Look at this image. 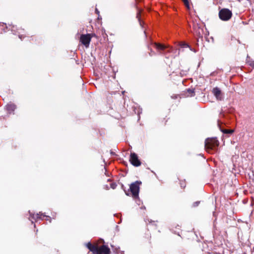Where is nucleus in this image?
<instances>
[{"label": "nucleus", "instance_id": "f03ea898", "mask_svg": "<svg viewBox=\"0 0 254 254\" xmlns=\"http://www.w3.org/2000/svg\"><path fill=\"white\" fill-rule=\"evenodd\" d=\"M219 145V141L215 138H207L205 140V148L207 152L212 153Z\"/></svg>", "mask_w": 254, "mask_h": 254}, {"label": "nucleus", "instance_id": "9b49d317", "mask_svg": "<svg viewBox=\"0 0 254 254\" xmlns=\"http://www.w3.org/2000/svg\"><path fill=\"white\" fill-rule=\"evenodd\" d=\"M184 2L185 5L188 10L190 9V4L189 0H182Z\"/></svg>", "mask_w": 254, "mask_h": 254}, {"label": "nucleus", "instance_id": "f8f14e48", "mask_svg": "<svg viewBox=\"0 0 254 254\" xmlns=\"http://www.w3.org/2000/svg\"><path fill=\"white\" fill-rule=\"evenodd\" d=\"M221 131L224 133H232L233 132H234V130L233 129H222Z\"/></svg>", "mask_w": 254, "mask_h": 254}, {"label": "nucleus", "instance_id": "39448f33", "mask_svg": "<svg viewBox=\"0 0 254 254\" xmlns=\"http://www.w3.org/2000/svg\"><path fill=\"white\" fill-rule=\"evenodd\" d=\"M232 12L228 9L224 8L221 9L219 13L220 18L224 21L229 20L232 17Z\"/></svg>", "mask_w": 254, "mask_h": 254}, {"label": "nucleus", "instance_id": "20e7f679", "mask_svg": "<svg viewBox=\"0 0 254 254\" xmlns=\"http://www.w3.org/2000/svg\"><path fill=\"white\" fill-rule=\"evenodd\" d=\"M140 183L136 181L132 183L130 186V191L132 196L134 198H137L138 196V192L139 190Z\"/></svg>", "mask_w": 254, "mask_h": 254}, {"label": "nucleus", "instance_id": "1a4fd4ad", "mask_svg": "<svg viewBox=\"0 0 254 254\" xmlns=\"http://www.w3.org/2000/svg\"><path fill=\"white\" fill-rule=\"evenodd\" d=\"M16 108V106L13 104H8L6 106V109L9 113H11L14 111Z\"/></svg>", "mask_w": 254, "mask_h": 254}, {"label": "nucleus", "instance_id": "f3484780", "mask_svg": "<svg viewBox=\"0 0 254 254\" xmlns=\"http://www.w3.org/2000/svg\"><path fill=\"white\" fill-rule=\"evenodd\" d=\"M195 205H198V203H197V202H196V203H195Z\"/></svg>", "mask_w": 254, "mask_h": 254}, {"label": "nucleus", "instance_id": "423d86ee", "mask_svg": "<svg viewBox=\"0 0 254 254\" xmlns=\"http://www.w3.org/2000/svg\"><path fill=\"white\" fill-rule=\"evenodd\" d=\"M129 161L132 165L136 167L139 166L141 164L137 155L135 153H131L130 154Z\"/></svg>", "mask_w": 254, "mask_h": 254}, {"label": "nucleus", "instance_id": "2eb2a0df", "mask_svg": "<svg viewBox=\"0 0 254 254\" xmlns=\"http://www.w3.org/2000/svg\"><path fill=\"white\" fill-rule=\"evenodd\" d=\"M95 11H96V12L97 14H98V13H99V11H98V10L97 8H96V9H95Z\"/></svg>", "mask_w": 254, "mask_h": 254}, {"label": "nucleus", "instance_id": "7ed1b4c3", "mask_svg": "<svg viewBox=\"0 0 254 254\" xmlns=\"http://www.w3.org/2000/svg\"><path fill=\"white\" fill-rule=\"evenodd\" d=\"M94 36V34H81L79 39L80 42L87 48L89 47L91 38Z\"/></svg>", "mask_w": 254, "mask_h": 254}, {"label": "nucleus", "instance_id": "6ab92c4d", "mask_svg": "<svg viewBox=\"0 0 254 254\" xmlns=\"http://www.w3.org/2000/svg\"><path fill=\"white\" fill-rule=\"evenodd\" d=\"M112 188H113V184L112 185Z\"/></svg>", "mask_w": 254, "mask_h": 254}, {"label": "nucleus", "instance_id": "6e6552de", "mask_svg": "<svg viewBox=\"0 0 254 254\" xmlns=\"http://www.w3.org/2000/svg\"><path fill=\"white\" fill-rule=\"evenodd\" d=\"M212 92L217 100H221L223 99V94L218 88H214L212 90Z\"/></svg>", "mask_w": 254, "mask_h": 254}, {"label": "nucleus", "instance_id": "ddd939ff", "mask_svg": "<svg viewBox=\"0 0 254 254\" xmlns=\"http://www.w3.org/2000/svg\"><path fill=\"white\" fill-rule=\"evenodd\" d=\"M180 46L182 47H189V45L185 42L180 43Z\"/></svg>", "mask_w": 254, "mask_h": 254}, {"label": "nucleus", "instance_id": "f257e3e1", "mask_svg": "<svg viewBox=\"0 0 254 254\" xmlns=\"http://www.w3.org/2000/svg\"><path fill=\"white\" fill-rule=\"evenodd\" d=\"M87 247L93 254H110V249L104 245L88 243Z\"/></svg>", "mask_w": 254, "mask_h": 254}, {"label": "nucleus", "instance_id": "4468645a", "mask_svg": "<svg viewBox=\"0 0 254 254\" xmlns=\"http://www.w3.org/2000/svg\"><path fill=\"white\" fill-rule=\"evenodd\" d=\"M116 254H124V252L123 251H118L116 252Z\"/></svg>", "mask_w": 254, "mask_h": 254}, {"label": "nucleus", "instance_id": "dca6fc26", "mask_svg": "<svg viewBox=\"0 0 254 254\" xmlns=\"http://www.w3.org/2000/svg\"><path fill=\"white\" fill-rule=\"evenodd\" d=\"M195 205H198V203H197V202H196V203H195Z\"/></svg>", "mask_w": 254, "mask_h": 254}, {"label": "nucleus", "instance_id": "0eeeda50", "mask_svg": "<svg viewBox=\"0 0 254 254\" xmlns=\"http://www.w3.org/2000/svg\"><path fill=\"white\" fill-rule=\"evenodd\" d=\"M44 217L47 216L41 212L37 213L36 214L30 213V217L29 219L30 221H31L32 223H33V220L37 221L39 219H42Z\"/></svg>", "mask_w": 254, "mask_h": 254}, {"label": "nucleus", "instance_id": "9d476101", "mask_svg": "<svg viewBox=\"0 0 254 254\" xmlns=\"http://www.w3.org/2000/svg\"><path fill=\"white\" fill-rule=\"evenodd\" d=\"M155 46L158 50H163L167 48L166 46L159 43H155Z\"/></svg>", "mask_w": 254, "mask_h": 254}, {"label": "nucleus", "instance_id": "a211bd4d", "mask_svg": "<svg viewBox=\"0 0 254 254\" xmlns=\"http://www.w3.org/2000/svg\"><path fill=\"white\" fill-rule=\"evenodd\" d=\"M112 156H113V155H114V153L112 152Z\"/></svg>", "mask_w": 254, "mask_h": 254}]
</instances>
